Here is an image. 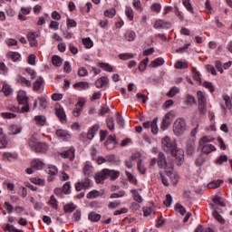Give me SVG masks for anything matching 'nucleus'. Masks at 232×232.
Here are the masks:
<instances>
[{
	"mask_svg": "<svg viewBox=\"0 0 232 232\" xmlns=\"http://www.w3.org/2000/svg\"><path fill=\"white\" fill-rule=\"evenodd\" d=\"M161 144L164 151H169L175 158L178 166H182V162H184V150L177 148V142L166 136L162 140Z\"/></svg>",
	"mask_w": 232,
	"mask_h": 232,
	"instance_id": "1",
	"label": "nucleus"
},
{
	"mask_svg": "<svg viewBox=\"0 0 232 232\" xmlns=\"http://www.w3.org/2000/svg\"><path fill=\"white\" fill-rule=\"evenodd\" d=\"M158 166L160 169H164L167 177H171L174 166L173 160H166V155L162 152H160L158 155Z\"/></svg>",
	"mask_w": 232,
	"mask_h": 232,
	"instance_id": "2",
	"label": "nucleus"
},
{
	"mask_svg": "<svg viewBox=\"0 0 232 232\" xmlns=\"http://www.w3.org/2000/svg\"><path fill=\"white\" fill-rule=\"evenodd\" d=\"M29 146L34 150V151H36V153H41V151H46L47 146L44 142H39L37 140V138L35 136H32L29 139Z\"/></svg>",
	"mask_w": 232,
	"mask_h": 232,
	"instance_id": "3",
	"label": "nucleus"
},
{
	"mask_svg": "<svg viewBox=\"0 0 232 232\" xmlns=\"http://www.w3.org/2000/svg\"><path fill=\"white\" fill-rule=\"evenodd\" d=\"M198 97V110L201 115H206L208 111V103L206 102V95L201 91L197 92Z\"/></svg>",
	"mask_w": 232,
	"mask_h": 232,
	"instance_id": "4",
	"label": "nucleus"
},
{
	"mask_svg": "<svg viewBox=\"0 0 232 232\" xmlns=\"http://www.w3.org/2000/svg\"><path fill=\"white\" fill-rule=\"evenodd\" d=\"M186 131V121L184 119H178L173 125V132L176 137H181Z\"/></svg>",
	"mask_w": 232,
	"mask_h": 232,
	"instance_id": "5",
	"label": "nucleus"
},
{
	"mask_svg": "<svg viewBox=\"0 0 232 232\" xmlns=\"http://www.w3.org/2000/svg\"><path fill=\"white\" fill-rule=\"evenodd\" d=\"M89 188H92V180L88 178L75 183L76 191H82V189H89Z\"/></svg>",
	"mask_w": 232,
	"mask_h": 232,
	"instance_id": "6",
	"label": "nucleus"
},
{
	"mask_svg": "<svg viewBox=\"0 0 232 232\" xmlns=\"http://www.w3.org/2000/svg\"><path fill=\"white\" fill-rule=\"evenodd\" d=\"M84 104H86V101L82 98H81L78 102L75 105V108L72 111V115L74 117H80L81 113H82V108L84 107Z\"/></svg>",
	"mask_w": 232,
	"mask_h": 232,
	"instance_id": "7",
	"label": "nucleus"
},
{
	"mask_svg": "<svg viewBox=\"0 0 232 232\" xmlns=\"http://www.w3.org/2000/svg\"><path fill=\"white\" fill-rule=\"evenodd\" d=\"M117 144H119V142L115 139V136H111V135H110L107 140L105 141V146L107 150H114Z\"/></svg>",
	"mask_w": 232,
	"mask_h": 232,
	"instance_id": "8",
	"label": "nucleus"
},
{
	"mask_svg": "<svg viewBox=\"0 0 232 232\" xmlns=\"http://www.w3.org/2000/svg\"><path fill=\"white\" fill-rule=\"evenodd\" d=\"M106 179H108V172H106V169L96 173V175H95V180H96L97 184H101V182L106 180Z\"/></svg>",
	"mask_w": 232,
	"mask_h": 232,
	"instance_id": "9",
	"label": "nucleus"
},
{
	"mask_svg": "<svg viewBox=\"0 0 232 232\" xmlns=\"http://www.w3.org/2000/svg\"><path fill=\"white\" fill-rule=\"evenodd\" d=\"M61 157H63V159H69L71 161H73V159H75V149L71 148L70 150L62 152Z\"/></svg>",
	"mask_w": 232,
	"mask_h": 232,
	"instance_id": "10",
	"label": "nucleus"
},
{
	"mask_svg": "<svg viewBox=\"0 0 232 232\" xmlns=\"http://www.w3.org/2000/svg\"><path fill=\"white\" fill-rule=\"evenodd\" d=\"M18 104H28V96L26 95V92L19 91L17 94Z\"/></svg>",
	"mask_w": 232,
	"mask_h": 232,
	"instance_id": "11",
	"label": "nucleus"
},
{
	"mask_svg": "<svg viewBox=\"0 0 232 232\" xmlns=\"http://www.w3.org/2000/svg\"><path fill=\"white\" fill-rule=\"evenodd\" d=\"M38 36L37 33H30L27 34V39L32 47H37L39 44L37 43L36 37Z\"/></svg>",
	"mask_w": 232,
	"mask_h": 232,
	"instance_id": "12",
	"label": "nucleus"
},
{
	"mask_svg": "<svg viewBox=\"0 0 232 232\" xmlns=\"http://www.w3.org/2000/svg\"><path fill=\"white\" fill-rule=\"evenodd\" d=\"M201 146V153H204V155H209V153H212V151H217L215 145H204V142L202 141Z\"/></svg>",
	"mask_w": 232,
	"mask_h": 232,
	"instance_id": "13",
	"label": "nucleus"
},
{
	"mask_svg": "<svg viewBox=\"0 0 232 232\" xmlns=\"http://www.w3.org/2000/svg\"><path fill=\"white\" fill-rule=\"evenodd\" d=\"M215 140V138L210 137V136H203L199 140H198V144H199V148H202V144H204L205 146H211L212 144L209 142H213ZM203 142V143H202Z\"/></svg>",
	"mask_w": 232,
	"mask_h": 232,
	"instance_id": "14",
	"label": "nucleus"
},
{
	"mask_svg": "<svg viewBox=\"0 0 232 232\" xmlns=\"http://www.w3.org/2000/svg\"><path fill=\"white\" fill-rule=\"evenodd\" d=\"M55 113L61 122H66V113L64 112V109H63V107L56 108Z\"/></svg>",
	"mask_w": 232,
	"mask_h": 232,
	"instance_id": "15",
	"label": "nucleus"
},
{
	"mask_svg": "<svg viewBox=\"0 0 232 232\" xmlns=\"http://www.w3.org/2000/svg\"><path fill=\"white\" fill-rule=\"evenodd\" d=\"M169 117H171V113L168 112L163 120H162V123H161V128L162 130H168V128H169V125L171 124V121H169Z\"/></svg>",
	"mask_w": 232,
	"mask_h": 232,
	"instance_id": "16",
	"label": "nucleus"
},
{
	"mask_svg": "<svg viewBox=\"0 0 232 232\" xmlns=\"http://www.w3.org/2000/svg\"><path fill=\"white\" fill-rule=\"evenodd\" d=\"M105 171L107 172V177H110L111 180H116V179H119V176L121 175L119 170H111L109 169H105Z\"/></svg>",
	"mask_w": 232,
	"mask_h": 232,
	"instance_id": "17",
	"label": "nucleus"
},
{
	"mask_svg": "<svg viewBox=\"0 0 232 232\" xmlns=\"http://www.w3.org/2000/svg\"><path fill=\"white\" fill-rule=\"evenodd\" d=\"M43 84H44V80H43V78L37 79L33 83V90H34V92H40V90L43 88Z\"/></svg>",
	"mask_w": 232,
	"mask_h": 232,
	"instance_id": "18",
	"label": "nucleus"
},
{
	"mask_svg": "<svg viewBox=\"0 0 232 232\" xmlns=\"http://www.w3.org/2000/svg\"><path fill=\"white\" fill-rule=\"evenodd\" d=\"M97 131H99V125H93L87 133V139L92 140V139L95 137V133H97Z\"/></svg>",
	"mask_w": 232,
	"mask_h": 232,
	"instance_id": "19",
	"label": "nucleus"
},
{
	"mask_svg": "<svg viewBox=\"0 0 232 232\" xmlns=\"http://www.w3.org/2000/svg\"><path fill=\"white\" fill-rule=\"evenodd\" d=\"M108 82H110L108 77H102L96 81V88H104V85L108 84Z\"/></svg>",
	"mask_w": 232,
	"mask_h": 232,
	"instance_id": "20",
	"label": "nucleus"
},
{
	"mask_svg": "<svg viewBox=\"0 0 232 232\" xmlns=\"http://www.w3.org/2000/svg\"><path fill=\"white\" fill-rule=\"evenodd\" d=\"M44 166V162L40 160H34L31 162V168H33V169H43Z\"/></svg>",
	"mask_w": 232,
	"mask_h": 232,
	"instance_id": "21",
	"label": "nucleus"
},
{
	"mask_svg": "<svg viewBox=\"0 0 232 232\" xmlns=\"http://www.w3.org/2000/svg\"><path fill=\"white\" fill-rule=\"evenodd\" d=\"M104 195V190H92L87 194V198H97V197H102Z\"/></svg>",
	"mask_w": 232,
	"mask_h": 232,
	"instance_id": "22",
	"label": "nucleus"
},
{
	"mask_svg": "<svg viewBox=\"0 0 232 232\" xmlns=\"http://www.w3.org/2000/svg\"><path fill=\"white\" fill-rule=\"evenodd\" d=\"M9 130H10V135H19V133L23 131V128L17 125H11Z\"/></svg>",
	"mask_w": 232,
	"mask_h": 232,
	"instance_id": "23",
	"label": "nucleus"
},
{
	"mask_svg": "<svg viewBox=\"0 0 232 232\" xmlns=\"http://www.w3.org/2000/svg\"><path fill=\"white\" fill-rule=\"evenodd\" d=\"M17 82L22 84V86H27V88H32V82H30L29 80H26V78L23 76L18 77Z\"/></svg>",
	"mask_w": 232,
	"mask_h": 232,
	"instance_id": "24",
	"label": "nucleus"
},
{
	"mask_svg": "<svg viewBox=\"0 0 232 232\" xmlns=\"http://www.w3.org/2000/svg\"><path fill=\"white\" fill-rule=\"evenodd\" d=\"M137 159H139V154H133L131 158L125 161V166H127L129 169H131V168H133V160H137Z\"/></svg>",
	"mask_w": 232,
	"mask_h": 232,
	"instance_id": "25",
	"label": "nucleus"
},
{
	"mask_svg": "<svg viewBox=\"0 0 232 232\" xmlns=\"http://www.w3.org/2000/svg\"><path fill=\"white\" fill-rule=\"evenodd\" d=\"M124 37L127 41L130 43L131 41H135L137 34H135V32L129 30L125 33Z\"/></svg>",
	"mask_w": 232,
	"mask_h": 232,
	"instance_id": "26",
	"label": "nucleus"
},
{
	"mask_svg": "<svg viewBox=\"0 0 232 232\" xmlns=\"http://www.w3.org/2000/svg\"><path fill=\"white\" fill-rule=\"evenodd\" d=\"M222 182H224L222 179L211 181L208 183V188L210 189H217V188H220V184H222Z\"/></svg>",
	"mask_w": 232,
	"mask_h": 232,
	"instance_id": "27",
	"label": "nucleus"
},
{
	"mask_svg": "<svg viewBox=\"0 0 232 232\" xmlns=\"http://www.w3.org/2000/svg\"><path fill=\"white\" fill-rule=\"evenodd\" d=\"M164 64V59L163 58H157L155 59L150 64V68H157V66H162Z\"/></svg>",
	"mask_w": 232,
	"mask_h": 232,
	"instance_id": "28",
	"label": "nucleus"
},
{
	"mask_svg": "<svg viewBox=\"0 0 232 232\" xmlns=\"http://www.w3.org/2000/svg\"><path fill=\"white\" fill-rule=\"evenodd\" d=\"M73 88H81L82 90H86L90 88V83H88L87 82H79L73 84Z\"/></svg>",
	"mask_w": 232,
	"mask_h": 232,
	"instance_id": "29",
	"label": "nucleus"
},
{
	"mask_svg": "<svg viewBox=\"0 0 232 232\" xmlns=\"http://www.w3.org/2000/svg\"><path fill=\"white\" fill-rule=\"evenodd\" d=\"M34 121L39 126H44V124H46V117L43 115L35 116Z\"/></svg>",
	"mask_w": 232,
	"mask_h": 232,
	"instance_id": "30",
	"label": "nucleus"
},
{
	"mask_svg": "<svg viewBox=\"0 0 232 232\" xmlns=\"http://www.w3.org/2000/svg\"><path fill=\"white\" fill-rule=\"evenodd\" d=\"M133 196V198L136 202H139V204H140V202H142V196H140V194L139 193V190L137 189H132L130 190Z\"/></svg>",
	"mask_w": 232,
	"mask_h": 232,
	"instance_id": "31",
	"label": "nucleus"
},
{
	"mask_svg": "<svg viewBox=\"0 0 232 232\" xmlns=\"http://www.w3.org/2000/svg\"><path fill=\"white\" fill-rule=\"evenodd\" d=\"M106 122L107 128H109L111 131H113V130H115V120L113 119V117H109Z\"/></svg>",
	"mask_w": 232,
	"mask_h": 232,
	"instance_id": "32",
	"label": "nucleus"
},
{
	"mask_svg": "<svg viewBox=\"0 0 232 232\" xmlns=\"http://www.w3.org/2000/svg\"><path fill=\"white\" fill-rule=\"evenodd\" d=\"M157 121H158V119L155 118L150 122L151 132L153 133V135H157L159 133V127L157 126Z\"/></svg>",
	"mask_w": 232,
	"mask_h": 232,
	"instance_id": "33",
	"label": "nucleus"
},
{
	"mask_svg": "<svg viewBox=\"0 0 232 232\" xmlns=\"http://www.w3.org/2000/svg\"><path fill=\"white\" fill-rule=\"evenodd\" d=\"M89 220H91V222H99V220H101V215L95 212H91L89 214Z\"/></svg>",
	"mask_w": 232,
	"mask_h": 232,
	"instance_id": "34",
	"label": "nucleus"
},
{
	"mask_svg": "<svg viewBox=\"0 0 232 232\" xmlns=\"http://www.w3.org/2000/svg\"><path fill=\"white\" fill-rule=\"evenodd\" d=\"M52 63L53 66L59 67L63 64V59L60 56H53Z\"/></svg>",
	"mask_w": 232,
	"mask_h": 232,
	"instance_id": "35",
	"label": "nucleus"
},
{
	"mask_svg": "<svg viewBox=\"0 0 232 232\" xmlns=\"http://www.w3.org/2000/svg\"><path fill=\"white\" fill-rule=\"evenodd\" d=\"M223 101H225V106L227 110H231L232 108V103H231V98L229 95H224L223 96Z\"/></svg>",
	"mask_w": 232,
	"mask_h": 232,
	"instance_id": "36",
	"label": "nucleus"
},
{
	"mask_svg": "<svg viewBox=\"0 0 232 232\" xmlns=\"http://www.w3.org/2000/svg\"><path fill=\"white\" fill-rule=\"evenodd\" d=\"M49 206L53 208V209H57L58 205H57V199L55 198V196H51V198L48 202Z\"/></svg>",
	"mask_w": 232,
	"mask_h": 232,
	"instance_id": "37",
	"label": "nucleus"
},
{
	"mask_svg": "<svg viewBox=\"0 0 232 232\" xmlns=\"http://www.w3.org/2000/svg\"><path fill=\"white\" fill-rule=\"evenodd\" d=\"M82 44H83V46H85V48H92L93 46V41H92V39H90V37L83 38Z\"/></svg>",
	"mask_w": 232,
	"mask_h": 232,
	"instance_id": "38",
	"label": "nucleus"
},
{
	"mask_svg": "<svg viewBox=\"0 0 232 232\" xmlns=\"http://www.w3.org/2000/svg\"><path fill=\"white\" fill-rule=\"evenodd\" d=\"M56 135L57 137H59L60 139H63V140H66V139L68 138V133H66V130H57Z\"/></svg>",
	"mask_w": 232,
	"mask_h": 232,
	"instance_id": "39",
	"label": "nucleus"
},
{
	"mask_svg": "<svg viewBox=\"0 0 232 232\" xmlns=\"http://www.w3.org/2000/svg\"><path fill=\"white\" fill-rule=\"evenodd\" d=\"M8 57L12 61H14V63H15L16 61H19V59L21 58V54H19L18 53L11 52L8 53Z\"/></svg>",
	"mask_w": 232,
	"mask_h": 232,
	"instance_id": "40",
	"label": "nucleus"
},
{
	"mask_svg": "<svg viewBox=\"0 0 232 232\" xmlns=\"http://www.w3.org/2000/svg\"><path fill=\"white\" fill-rule=\"evenodd\" d=\"M170 179L171 184H173V186H177V184H179V177L178 176V174H172L170 176H168Z\"/></svg>",
	"mask_w": 232,
	"mask_h": 232,
	"instance_id": "41",
	"label": "nucleus"
},
{
	"mask_svg": "<svg viewBox=\"0 0 232 232\" xmlns=\"http://www.w3.org/2000/svg\"><path fill=\"white\" fill-rule=\"evenodd\" d=\"M213 203L217 204L218 206H221V208H226V203H224V201H222L218 196H215L213 198Z\"/></svg>",
	"mask_w": 232,
	"mask_h": 232,
	"instance_id": "42",
	"label": "nucleus"
},
{
	"mask_svg": "<svg viewBox=\"0 0 232 232\" xmlns=\"http://www.w3.org/2000/svg\"><path fill=\"white\" fill-rule=\"evenodd\" d=\"M125 14L127 15L130 21H133L134 14H133V9H131V7H126Z\"/></svg>",
	"mask_w": 232,
	"mask_h": 232,
	"instance_id": "43",
	"label": "nucleus"
},
{
	"mask_svg": "<svg viewBox=\"0 0 232 232\" xmlns=\"http://www.w3.org/2000/svg\"><path fill=\"white\" fill-rule=\"evenodd\" d=\"M174 68L177 70H186V68H188V63L184 62H178L175 63Z\"/></svg>",
	"mask_w": 232,
	"mask_h": 232,
	"instance_id": "44",
	"label": "nucleus"
},
{
	"mask_svg": "<svg viewBox=\"0 0 232 232\" xmlns=\"http://www.w3.org/2000/svg\"><path fill=\"white\" fill-rule=\"evenodd\" d=\"M2 92L5 93V97H8V95L12 93V87H10L8 84H5L2 88Z\"/></svg>",
	"mask_w": 232,
	"mask_h": 232,
	"instance_id": "45",
	"label": "nucleus"
},
{
	"mask_svg": "<svg viewBox=\"0 0 232 232\" xmlns=\"http://www.w3.org/2000/svg\"><path fill=\"white\" fill-rule=\"evenodd\" d=\"M214 218H216V220H218V222H220V224H224L225 220L222 218V216L220 214H218V211L214 210L212 213Z\"/></svg>",
	"mask_w": 232,
	"mask_h": 232,
	"instance_id": "46",
	"label": "nucleus"
},
{
	"mask_svg": "<svg viewBox=\"0 0 232 232\" xmlns=\"http://www.w3.org/2000/svg\"><path fill=\"white\" fill-rule=\"evenodd\" d=\"M115 14H116V11H115L114 8L107 9V10L104 12L105 17H110L111 19L112 17H115Z\"/></svg>",
	"mask_w": 232,
	"mask_h": 232,
	"instance_id": "47",
	"label": "nucleus"
},
{
	"mask_svg": "<svg viewBox=\"0 0 232 232\" xmlns=\"http://www.w3.org/2000/svg\"><path fill=\"white\" fill-rule=\"evenodd\" d=\"M70 189H72V185L70 181H67L63 186V191L65 193V195H70Z\"/></svg>",
	"mask_w": 232,
	"mask_h": 232,
	"instance_id": "48",
	"label": "nucleus"
},
{
	"mask_svg": "<svg viewBox=\"0 0 232 232\" xmlns=\"http://www.w3.org/2000/svg\"><path fill=\"white\" fill-rule=\"evenodd\" d=\"M186 102H188V104H189L190 106H192V104H197V101L195 100V97L192 96L191 94H188L186 97Z\"/></svg>",
	"mask_w": 232,
	"mask_h": 232,
	"instance_id": "49",
	"label": "nucleus"
},
{
	"mask_svg": "<svg viewBox=\"0 0 232 232\" xmlns=\"http://www.w3.org/2000/svg\"><path fill=\"white\" fill-rule=\"evenodd\" d=\"M119 57L121 61H128V59H133V53H121Z\"/></svg>",
	"mask_w": 232,
	"mask_h": 232,
	"instance_id": "50",
	"label": "nucleus"
},
{
	"mask_svg": "<svg viewBox=\"0 0 232 232\" xmlns=\"http://www.w3.org/2000/svg\"><path fill=\"white\" fill-rule=\"evenodd\" d=\"M195 232H214L211 227H207L204 229V227L202 225H198V227L195 229Z\"/></svg>",
	"mask_w": 232,
	"mask_h": 232,
	"instance_id": "51",
	"label": "nucleus"
},
{
	"mask_svg": "<svg viewBox=\"0 0 232 232\" xmlns=\"http://www.w3.org/2000/svg\"><path fill=\"white\" fill-rule=\"evenodd\" d=\"M1 116L3 119H15V117H17V115L12 112H2Z\"/></svg>",
	"mask_w": 232,
	"mask_h": 232,
	"instance_id": "52",
	"label": "nucleus"
},
{
	"mask_svg": "<svg viewBox=\"0 0 232 232\" xmlns=\"http://www.w3.org/2000/svg\"><path fill=\"white\" fill-rule=\"evenodd\" d=\"M125 174H126L129 181L131 182V184H137V179H135V177H133V174H131L128 171H125Z\"/></svg>",
	"mask_w": 232,
	"mask_h": 232,
	"instance_id": "53",
	"label": "nucleus"
},
{
	"mask_svg": "<svg viewBox=\"0 0 232 232\" xmlns=\"http://www.w3.org/2000/svg\"><path fill=\"white\" fill-rule=\"evenodd\" d=\"M179 90L177 87H172L170 91L167 93L168 97H175L176 93H179Z\"/></svg>",
	"mask_w": 232,
	"mask_h": 232,
	"instance_id": "54",
	"label": "nucleus"
},
{
	"mask_svg": "<svg viewBox=\"0 0 232 232\" xmlns=\"http://www.w3.org/2000/svg\"><path fill=\"white\" fill-rule=\"evenodd\" d=\"M78 75L79 77H86L88 75V70L84 67H81L78 69Z\"/></svg>",
	"mask_w": 232,
	"mask_h": 232,
	"instance_id": "55",
	"label": "nucleus"
},
{
	"mask_svg": "<svg viewBox=\"0 0 232 232\" xmlns=\"http://www.w3.org/2000/svg\"><path fill=\"white\" fill-rule=\"evenodd\" d=\"M203 86H204L205 88H207L208 90H209V92H210L211 93H213V92H215V86H213V83H211V82H205L203 83Z\"/></svg>",
	"mask_w": 232,
	"mask_h": 232,
	"instance_id": "56",
	"label": "nucleus"
},
{
	"mask_svg": "<svg viewBox=\"0 0 232 232\" xmlns=\"http://www.w3.org/2000/svg\"><path fill=\"white\" fill-rule=\"evenodd\" d=\"M183 5L188 12L193 13V7L191 6L189 0H183Z\"/></svg>",
	"mask_w": 232,
	"mask_h": 232,
	"instance_id": "57",
	"label": "nucleus"
},
{
	"mask_svg": "<svg viewBox=\"0 0 232 232\" xmlns=\"http://www.w3.org/2000/svg\"><path fill=\"white\" fill-rule=\"evenodd\" d=\"M224 162H227V156L226 155L220 156L216 161V163L218 164L219 166H222Z\"/></svg>",
	"mask_w": 232,
	"mask_h": 232,
	"instance_id": "58",
	"label": "nucleus"
},
{
	"mask_svg": "<svg viewBox=\"0 0 232 232\" xmlns=\"http://www.w3.org/2000/svg\"><path fill=\"white\" fill-rule=\"evenodd\" d=\"M171 195L170 194H167L166 195V200L163 201L164 206H166L167 208H169L171 206Z\"/></svg>",
	"mask_w": 232,
	"mask_h": 232,
	"instance_id": "59",
	"label": "nucleus"
},
{
	"mask_svg": "<svg viewBox=\"0 0 232 232\" xmlns=\"http://www.w3.org/2000/svg\"><path fill=\"white\" fill-rule=\"evenodd\" d=\"M192 72L194 73V80L197 81L198 82H201L200 72L197 71V68H193Z\"/></svg>",
	"mask_w": 232,
	"mask_h": 232,
	"instance_id": "60",
	"label": "nucleus"
},
{
	"mask_svg": "<svg viewBox=\"0 0 232 232\" xmlns=\"http://www.w3.org/2000/svg\"><path fill=\"white\" fill-rule=\"evenodd\" d=\"M175 208H176V209L179 210L180 215H186V208L182 205L178 203V204H176Z\"/></svg>",
	"mask_w": 232,
	"mask_h": 232,
	"instance_id": "61",
	"label": "nucleus"
},
{
	"mask_svg": "<svg viewBox=\"0 0 232 232\" xmlns=\"http://www.w3.org/2000/svg\"><path fill=\"white\" fill-rule=\"evenodd\" d=\"M63 72H65V73H70L72 72V65H70V62H65L64 63Z\"/></svg>",
	"mask_w": 232,
	"mask_h": 232,
	"instance_id": "62",
	"label": "nucleus"
},
{
	"mask_svg": "<svg viewBox=\"0 0 232 232\" xmlns=\"http://www.w3.org/2000/svg\"><path fill=\"white\" fill-rule=\"evenodd\" d=\"M4 208L9 214L12 213V211H14V206H12L10 203L6 201L4 203Z\"/></svg>",
	"mask_w": 232,
	"mask_h": 232,
	"instance_id": "63",
	"label": "nucleus"
},
{
	"mask_svg": "<svg viewBox=\"0 0 232 232\" xmlns=\"http://www.w3.org/2000/svg\"><path fill=\"white\" fill-rule=\"evenodd\" d=\"M160 8H161L160 4H157V3L153 4L151 6L152 12H156L157 14H159V12H160Z\"/></svg>",
	"mask_w": 232,
	"mask_h": 232,
	"instance_id": "64",
	"label": "nucleus"
}]
</instances>
